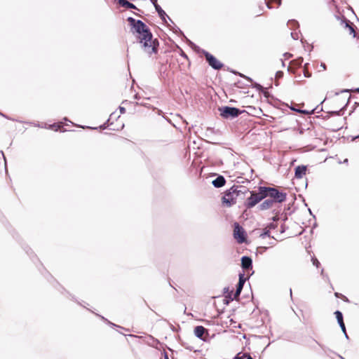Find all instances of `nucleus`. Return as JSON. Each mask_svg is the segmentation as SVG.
<instances>
[{
	"label": "nucleus",
	"mask_w": 359,
	"mask_h": 359,
	"mask_svg": "<svg viewBox=\"0 0 359 359\" xmlns=\"http://www.w3.org/2000/svg\"><path fill=\"white\" fill-rule=\"evenodd\" d=\"M127 21L131 27L133 34H137V39L142 50L148 55L156 53L158 48V41L153 38V34L147 25L140 20L128 17Z\"/></svg>",
	"instance_id": "f257e3e1"
},
{
	"label": "nucleus",
	"mask_w": 359,
	"mask_h": 359,
	"mask_svg": "<svg viewBox=\"0 0 359 359\" xmlns=\"http://www.w3.org/2000/svg\"><path fill=\"white\" fill-rule=\"evenodd\" d=\"M248 193V189L244 186L234 185L226 190L224 196L222 197V202L227 207H231L236 204L238 199H243L245 194Z\"/></svg>",
	"instance_id": "f03ea898"
},
{
	"label": "nucleus",
	"mask_w": 359,
	"mask_h": 359,
	"mask_svg": "<svg viewBox=\"0 0 359 359\" xmlns=\"http://www.w3.org/2000/svg\"><path fill=\"white\" fill-rule=\"evenodd\" d=\"M262 191L264 194V198L269 197L274 203H283L287 198L286 193L280 191L274 187H262Z\"/></svg>",
	"instance_id": "7ed1b4c3"
},
{
	"label": "nucleus",
	"mask_w": 359,
	"mask_h": 359,
	"mask_svg": "<svg viewBox=\"0 0 359 359\" xmlns=\"http://www.w3.org/2000/svg\"><path fill=\"white\" fill-rule=\"evenodd\" d=\"M248 192L250 194V196L247 198L246 201L245 203V205L247 208H252L258 204L261 201L264 199V194L262 191V187H259L258 188V191H252Z\"/></svg>",
	"instance_id": "20e7f679"
},
{
	"label": "nucleus",
	"mask_w": 359,
	"mask_h": 359,
	"mask_svg": "<svg viewBox=\"0 0 359 359\" xmlns=\"http://www.w3.org/2000/svg\"><path fill=\"white\" fill-rule=\"evenodd\" d=\"M219 111L220 115L224 118H233L241 114V111L238 108L229 106L220 107Z\"/></svg>",
	"instance_id": "39448f33"
},
{
	"label": "nucleus",
	"mask_w": 359,
	"mask_h": 359,
	"mask_svg": "<svg viewBox=\"0 0 359 359\" xmlns=\"http://www.w3.org/2000/svg\"><path fill=\"white\" fill-rule=\"evenodd\" d=\"M204 56L208 62V65L214 69L219 70L222 69L224 65L219 62L215 56L208 53V51L203 50Z\"/></svg>",
	"instance_id": "423d86ee"
},
{
	"label": "nucleus",
	"mask_w": 359,
	"mask_h": 359,
	"mask_svg": "<svg viewBox=\"0 0 359 359\" xmlns=\"http://www.w3.org/2000/svg\"><path fill=\"white\" fill-rule=\"evenodd\" d=\"M233 237L239 243H243L246 240L243 228L237 222L234 223Z\"/></svg>",
	"instance_id": "0eeeda50"
},
{
	"label": "nucleus",
	"mask_w": 359,
	"mask_h": 359,
	"mask_svg": "<svg viewBox=\"0 0 359 359\" xmlns=\"http://www.w3.org/2000/svg\"><path fill=\"white\" fill-rule=\"evenodd\" d=\"M152 4L154 5L156 12L158 13L160 18L167 24V18L174 25L172 20L170 18L169 16L167 15L165 12L162 9V8L158 4L157 0H150Z\"/></svg>",
	"instance_id": "6e6552de"
},
{
	"label": "nucleus",
	"mask_w": 359,
	"mask_h": 359,
	"mask_svg": "<svg viewBox=\"0 0 359 359\" xmlns=\"http://www.w3.org/2000/svg\"><path fill=\"white\" fill-rule=\"evenodd\" d=\"M246 280H247V278L245 277L243 273L239 274V280H238V283L236 286V292L234 293L233 299H237L240 296L241 292L243 288V285H244Z\"/></svg>",
	"instance_id": "1a4fd4ad"
},
{
	"label": "nucleus",
	"mask_w": 359,
	"mask_h": 359,
	"mask_svg": "<svg viewBox=\"0 0 359 359\" xmlns=\"http://www.w3.org/2000/svg\"><path fill=\"white\" fill-rule=\"evenodd\" d=\"M241 266L245 271L251 269L252 268V259L250 257L243 256L241 258Z\"/></svg>",
	"instance_id": "9d476101"
},
{
	"label": "nucleus",
	"mask_w": 359,
	"mask_h": 359,
	"mask_svg": "<svg viewBox=\"0 0 359 359\" xmlns=\"http://www.w3.org/2000/svg\"><path fill=\"white\" fill-rule=\"evenodd\" d=\"M208 334V330L203 326L198 325L194 328V334L200 339L204 340V334Z\"/></svg>",
	"instance_id": "9b49d317"
},
{
	"label": "nucleus",
	"mask_w": 359,
	"mask_h": 359,
	"mask_svg": "<svg viewBox=\"0 0 359 359\" xmlns=\"http://www.w3.org/2000/svg\"><path fill=\"white\" fill-rule=\"evenodd\" d=\"M226 183V180L222 175H219L216 179H215L212 184L216 188H220L224 186Z\"/></svg>",
	"instance_id": "f8f14e48"
},
{
	"label": "nucleus",
	"mask_w": 359,
	"mask_h": 359,
	"mask_svg": "<svg viewBox=\"0 0 359 359\" xmlns=\"http://www.w3.org/2000/svg\"><path fill=\"white\" fill-rule=\"evenodd\" d=\"M306 172V166L305 165H298L295 168L294 175L296 178L300 179L302 178Z\"/></svg>",
	"instance_id": "ddd939ff"
},
{
	"label": "nucleus",
	"mask_w": 359,
	"mask_h": 359,
	"mask_svg": "<svg viewBox=\"0 0 359 359\" xmlns=\"http://www.w3.org/2000/svg\"><path fill=\"white\" fill-rule=\"evenodd\" d=\"M274 203L269 199L265 200L263 201L259 206V209L260 210H266L273 207Z\"/></svg>",
	"instance_id": "4468645a"
},
{
	"label": "nucleus",
	"mask_w": 359,
	"mask_h": 359,
	"mask_svg": "<svg viewBox=\"0 0 359 359\" xmlns=\"http://www.w3.org/2000/svg\"><path fill=\"white\" fill-rule=\"evenodd\" d=\"M118 3L121 6H122L123 7L127 8H133V9L136 8V6L135 4L128 1L127 0H118Z\"/></svg>",
	"instance_id": "2eb2a0df"
},
{
	"label": "nucleus",
	"mask_w": 359,
	"mask_h": 359,
	"mask_svg": "<svg viewBox=\"0 0 359 359\" xmlns=\"http://www.w3.org/2000/svg\"><path fill=\"white\" fill-rule=\"evenodd\" d=\"M62 127V122L57 123L50 124L48 126V129L55 130V131H57Z\"/></svg>",
	"instance_id": "dca6fc26"
},
{
	"label": "nucleus",
	"mask_w": 359,
	"mask_h": 359,
	"mask_svg": "<svg viewBox=\"0 0 359 359\" xmlns=\"http://www.w3.org/2000/svg\"><path fill=\"white\" fill-rule=\"evenodd\" d=\"M265 2L269 9L272 8V6H271V3H276L278 6L281 4V0H265Z\"/></svg>",
	"instance_id": "f3484780"
},
{
	"label": "nucleus",
	"mask_w": 359,
	"mask_h": 359,
	"mask_svg": "<svg viewBox=\"0 0 359 359\" xmlns=\"http://www.w3.org/2000/svg\"><path fill=\"white\" fill-rule=\"evenodd\" d=\"M334 314L337 320L338 324L340 323H342V322H344L342 313L339 311H336L334 312Z\"/></svg>",
	"instance_id": "a211bd4d"
},
{
	"label": "nucleus",
	"mask_w": 359,
	"mask_h": 359,
	"mask_svg": "<svg viewBox=\"0 0 359 359\" xmlns=\"http://www.w3.org/2000/svg\"><path fill=\"white\" fill-rule=\"evenodd\" d=\"M303 62V58L302 57H298L297 59L291 62L292 65H296L297 67H300Z\"/></svg>",
	"instance_id": "6ab92c4d"
},
{
	"label": "nucleus",
	"mask_w": 359,
	"mask_h": 359,
	"mask_svg": "<svg viewBox=\"0 0 359 359\" xmlns=\"http://www.w3.org/2000/svg\"><path fill=\"white\" fill-rule=\"evenodd\" d=\"M266 236H270V231L267 227L264 229L263 233L260 234V237L262 238H264Z\"/></svg>",
	"instance_id": "aec40b11"
},
{
	"label": "nucleus",
	"mask_w": 359,
	"mask_h": 359,
	"mask_svg": "<svg viewBox=\"0 0 359 359\" xmlns=\"http://www.w3.org/2000/svg\"><path fill=\"white\" fill-rule=\"evenodd\" d=\"M297 111L300 114H311L314 113V109H313L311 111L300 109V110H297Z\"/></svg>",
	"instance_id": "412c9836"
},
{
	"label": "nucleus",
	"mask_w": 359,
	"mask_h": 359,
	"mask_svg": "<svg viewBox=\"0 0 359 359\" xmlns=\"http://www.w3.org/2000/svg\"><path fill=\"white\" fill-rule=\"evenodd\" d=\"M346 26L349 28L351 33H353V35L355 36V31H354L353 27L349 25V21H348L346 20Z\"/></svg>",
	"instance_id": "4be33fe9"
},
{
	"label": "nucleus",
	"mask_w": 359,
	"mask_h": 359,
	"mask_svg": "<svg viewBox=\"0 0 359 359\" xmlns=\"http://www.w3.org/2000/svg\"><path fill=\"white\" fill-rule=\"evenodd\" d=\"M283 72H281V71H278V72L276 73V78L277 79L282 78V77H283Z\"/></svg>",
	"instance_id": "5701e85b"
},
{
	"label": "nucleus",
	"mask_w": 359,
	"mask_h": 359,
	"mask_svg": "<svg viewBox=\"0 0 359 359\" xmlns=\"http://www.w3.org/2000/svg\"><path fill=\"white\" fill-rule=\"evenodd\" d=\"M339 327H341L342 332H344V334H346V327H345V324L344 322H342V323H339Z\"/></svg>",
	"instance_id": "b1692460"
},
{
	"label": "nucleus",
	"mask_w": 359,
	"mask_h": 359,
	"mask_svg": "<svg viewBox=\"0 0 359 359\" xmlns=\"http://www.w3.org/2000/svg\"><path fill=\"white\" fill-rule=\"evenodd\" d=\"M288 24L291 26H298V22L294 20H290Z\"/></svg>",
	"instance_id": "393cba45"
},
{
	"label": "nucleus",
	"mask_w": 359,
	"mask_h": 359,
	"mask_svg": "<svg viewBox=\"0 0 359 359\" xmlns=\"http://www.w3.org/2000/svg\"><path fill=\"white\" fill-rule=\"evenodd\" d=\"M344 108H341L340 110L339 111H332L330 112L331 114H333V115H338V116H340L341 114V111L343 110Z\"/></svg>",
	"instance_id": "a878e982"
},
{
	"label": "nucleus",
	"mask_w": 359,
	"mask_h": 359,
	"mask_svg": "<svg viewBox=\"0 0 359 359\" xmlns=\"http://www.w3.org/2000/svg\"><path fill=\"white\" fill-rule=\"evenodd\" d=\"M313 264L315 265L316 267H318L320 265L319 261L316 258L312 259Z\"/></svg>",
	"instance_id": "bb28decb"
},
{
	"label": "nucleus",
	"mask_w": 359,
	"mask_h": 359,
	"mask_svg": "<svg viewBox=\"0 0 359 359\" xmlns=\"http://www.w3.org/2000/svg\"><path fill=\"white\" fill-rule=\"evenodd\" d=\"M172 29L175 33H177V32L182 33V31L180 29V28L176 26H175V27H172Z\"/></svg>",
	"instance_id": "cd10ccee"
},
{
	"label": "nucleus",
	"mask_w": 359,
	"mask_h": 359,
	"mask_svg": "<svg viewBox=\"0 0 359 359\" xmlns=\"http://www.w3.org/2000/svg\"><path fill=\"white\" fill-rule=\"evenodd\" d=\"M243 357L245 358V359H255L248 353H243Z\"/></svg>",
	"instance_id": "c85d7f7f"
},
{
	"label": "nucleus",
	"mask_w": 359,
	"mask_h": 359,
	"mask_svg": "<svg viewBox=\"0 0 359 359\" xmlns=\"http://www.w3.org/2000/svg\"><path fill=\"white\" fill-rule=\"evenodd\" d=\"M100 318H101L102 320H105V321H107V323H108L109 325H111V326H116V325H115V324L112 323H111V322H110V321H108V320H107L104 317H103V316H100Z\"/></svg>",
	"instance_id": "c756f323"
},
{
	"label": "nucleus",
	"mask_w": 359,
	"mask_h": 359,
	"mask_svg": "<svg viewBox=\"0 0 359 359\" xmlns=\"http://www.w3.org/2000/svg\"><path fill=\"white\" fill-rule=\"evenodd\" d=\"M304 76L305 77L309 78V77L311 76V74L309 72H307L306 70H304Z\"/></svg>",
	"instance_id": "7c9ffc66"
},
{
	"label": "nucleus",
	"mask_w": 359,
	"mask_h": 359,
	"mask_svg": "<svg viewBox=\"0 0 359 359\" xmlns=\"http://www.w3.org/2000/svg\"><path fill=\"white\" fill-rule=\"evenodd\" d=\"M276 225L273 223H271L268 225L267 228L269 229H275L276 228Z\"/></svg>",
	"instance_id": "2f4dec72"
},
{
	"label": "nucleus",
	"mask_w": 359,
	"mask_h": 359,
	"mask_svg": "<svg viewBox=\"0 0 359 359\" xmlns=\"http://www.w3.org/2000/svg\"><path fill=\"white\" fill-rule=\"evenodd\" d=\"M119 110L121 114H124L126 112V109L123 107H119Z\"/></svg>",
	"instance_id": "473e14b6"
},
{
	"label": "nucleus",
	"mask_w": 359,
	"mask_h": 359,
	"mask_svg": "<svg viewBox=\"0 0 359 359\" xmlns=\"http://www.w3.org/2000/svg\"><path fill=\"white\" fill-rule=\"evenodd\" d=\"M30 124H32L34 127H39L40 128V126H41V124L39 123H30Z\"/></svg>",
	"instance_id": "72a5a7b5"
},
{
	"label": "nucleus",
	"mask_w": 359,
	"mask_h": 359,
	"mask_svg": "<svg viewBox=\"0 0 359 359\" xmlns=\"http://www.w3.org/2000/svg\"><path fill=\"white\" fill-rule=\"evenodd\" d=\"M291 36L294 39H297V34H294L293 32H291Z\"/></svg>",
	"instance_id": "f704fd0d"
},
{
	"label": "nucleus",
	"mask_w": 359,
	"mask_h": 359,
	"mask_svg": "<svg viewBox=\"0 0 359 359\" xmlns=\"http://www.w3.org/2000/svg\"><path fill=\"white\" fill-rule=\"evenodd\" d=\"M40 128H48L46 123H41Z\"/></svg>",
	"instance_id": "c9c22d12"
},
{
	"label": "nucleus",
	"mask_w": 359,
	"mask_h": 359,
	"mask_svg": "<svg viewBox=\"0 0 359 359\" xmlns=\"http://www.w3.org/2000/svg\"><path fill=\"white\" fill-rule=\"evenodd\" d=\"M320 67H321L324 70H325V69H326V65H325V63H321Z\"/></svg>",
	"instance_id": "e433bc0d"
},
{
	"label": "nucleus",
	"mask_w": 359,
	"mask_h": 359,
	"mask_svg": "<svg viewBox=\"0 0 359 359\" xmlns=\"http://www.w3.org/2000/svg\"><path fill=\"white\" fill-rule=\"evenodd\" d=\"M234 359H243V357H240L238 354L237 355L235 356Z\"/></svg>",
	"instance_id": "4c0bfd02"
},
{
	"label": "nucleus",
	"mask_w": 359,
	"mask_h": 359,
	"mask_svg": "<svg viewBox=\"0 0 359 359\" xmlns=\"http://www.w3.org/2000/svg\"><path fill=\"white\" fill-rule=\"evenodd\" d=\"M334 354H336L339 358H340L341 359H345L344 357H342L341 355L334 353Z\"/></svg>",
	"instance_id": "58836bf2"
},
{
	"label": "nucleus",
	"mask_w": 359,
	"mask_h": 359,
	"mask_svg": "<svg viewBox=\"0 0 359 359\" xmlns=\"http://www.w3.org/2000/svg\"><path fill=\"white\" fill-rule=\"evenodd\" d=\"M0 115L6 118H8L5 114H4L3 113L0 112Z\"/></svg>",
	"instance_id": "ea45409f"
},
{
	"label": "nucleus",
	"mask_w": 359,
	"mask_h": 359,
	"mask_svg": "<svg viewBox=\"0 0 359 359\" xmlns=\"http://www.w3.org/2000/svg\"><path fill=\"white\" fill-rule=\"evenodd\" d=\"M256 86H257V88H262V86L259 85V84H256Z\"/></svg>",
	"instance_id": "a19ab883"
},
{
	"label": "nucleus",
	"mask_w": 359,
	"mask_h": 359,
	"mask_svg": "<svg viewBox=\"0 0 359 359\" xmlns=\"http://www.w3.org/2000/svg\"><path fill=\"white\" fill-rule=\"evenodd\" d=\"M285 55H287V57H291L292 56V55L290 53H285Z\"/></svg>",
	"instance_id": "79ce46f5"
},
{
	"label": "nucleus",
	"mask_w": 359,
	"mask_h": 359,
	"mask_svg": "<svg viewBox=\"0 0 359 359\" xmlns=\"http://www.w3.org/2000/svg\"><path fill=\"white\" fill-rule=\"evenodd\" d=\"M288 69V71H290V72H293V73L294 72V71H292V69H291V67H288V69Z\"/></svg>",
	"instance_id": "37998d69"
},
{
	"label": "nucleus",
	"mask_w": 359,
	"mask_h": 359,
	"mask_svg": "<svg viewBox=\"0 0 359 359\" xmlns=\"http://www.w3.org/2000/svg\"><path fill=\"white\" fill-rule=\"evenodd\" d=\"M291 109L295 111H297V110H299L298 109L294 107H292Z\"/></svg>",
	"instance_id": "c03bdc74"
},
{
	"label": "nucleus",
	"mask_w": 359,
	"mask_h": 359,
	"mask_svg": "<svg viewBox=\"0 0 359 359\" xmlns=\"http://www.w3.org/2000/svg\"><path fill=\"white\" fill-rule=\"evenodd\" d=\"M100 128L103 129L106 128L105 124L100 126Z\"/></svg>",
	"instance_id": "a18cd8bd"
},
{
	"label": "nucleus",
	"mask_w": 359,
	"mask_h": 359,
	"mask_svg": "<svg viewBox=\"0 0 359 359\" xmlns=\"http://www.w3.org/2000/svg\"><path fill=\"white\" fill-rule=\"evenodd\" d=\"M277 219H278V217H273V221H276Z\"/></svg>",
	"instance_id": "49530a36"
},
{
	"label": "nucleus",
	"mask_w": 359,
	"mask_h": 359,
	"mask_svg": "<svg viewBox=\"0 0 359 359\" xmlns=\"http://www.w3.org/2000/svg\"><path fill=\"white\" fill-rule=\"evenodd\" d=\"M290 297H292V289L290 290Z\"/></svg>",
	"instance_id": "de8ad7c7"
},
{
	"label": "nucleus",
	"mask_w": 359,
	"mask_h": 359,
	"mask_svg": "<svg viewBox=\"0 0 359 359\" xmlns=\"http://www.w3.org/2000/svg\"><path fill=\"white\" fill-rule=\"evenodd\" d=\"M335 296L338 297L339 296V294L338 292H336Z\"/></svg>",
	"instance_id": "09e8293b"
},
{
	"label": "nucleus",
	"mask_w": 359,
	"mask_h": 359,
	"mask_svg": "<svg viewBox=\"0 0 359 359\" xmlns=\"http://www.w3.org/2000/svg\"><path fill=\"white\" fill-rule=\"evenodd\" d=\"M344 335H345V337H346V339H348V334H347V333H346V334H344Z\"/></svg>",
	"instance_id": "8fccbe9b"
},
{
	"label": "nucleus",
	"mask_w": 359,
	"mask_h": 359,
	"mask_svg": "<svg viewBox=\"0 0 359 359\" xmlns=\"http://www.w3.org/2000/svg\"><path fill=\"white\" fill-rule=\"evenodd\" d=\"M245 78H246L247 79H248V80H250V81H252V79H251L250 78L247 77V76H245Z\"/></svg>",
	"instance_id": "3c124183"
},
{
	"label": "nucleus",
	"mask_w": 359,
	"mask_h": 359,
	"mask_svg": "<svg viewBox=\"0 0 359 359\" xmlns=\"http://www.w3.org/2000/svg\"><path fill=\"white\" fill-rule=\"evenodd\" d=\"M65 121H69V123H72L70 121H69L67 118H65Z\"/></svg>",
	"instance_id": "603ef678"
},
{
	"label": "nucleus",
	"mask_w": 359,
	"mask_h": 359,
	"mask_svg": "<svg viewBox=\"0 0 359 359\" xmlns=\"http://www.w3.org/2000/svg\"><path fill=\"white\" fill-rule=\"evenodd\" d=\"M348 162V159L346 158L344 161V163H347Z\"/></svg>",
	"instance_id": "864d4df0"
},
{
	"label": "nucleus",
	"mask_w": 359,
	"mask_h": 359,
	"mask_svg": "<svg viewBox=\"0 0 359 359\" xmlns=\"http://www.w3.org/2000/svg\"><path fill=\"white\" fill-rule=\"evenodd\" d=\"M355 91H356V92H358V93H359V88H356V89H355Z\"/></svg>",
	"instance_id": "5fc2aeb1"
},
{
	"label": "nucleus",
	"mask_w": 359,
	"mask_h": 359,
	"mask_svg": "<svg viewBox=\"0 0 359 359\" xmlns=\"http://www.w3.org/2000/svg\"><path fill=\"white\" fill-rule=\"evenodd\" d=\"M307 65H308V64H307V63H306V64H305V65H304V69H306V68Z\"/></svg>",
	"instance_id": "6e6d98bb"
},
{
	"label": "nucleus",
	"mask_w": 359,
	"mask_h": 359,
	"mask_svg": "<svg viewBox=\"0 0 359 359\" xmlns=\"http://www.w3.org/2000/svg\"><path fill=\"white\" fill-rule=\"evenodd\" d=\"M113 115H114V113L111 114L110 118L113 116Z\"/></svg>",
	"instance_id": "4d7b16f0"
},
{
	"label": "nucleus",
	"mask_w": 359,
	"mask_h": 359,
	"mask_svg": "<svg viewBox=\"0 0 359 359\" xmlns=\"http://www.w3.org/2000/svg\"><path fill=\"white\" fill-rule=\"evenodd\" d=\"M1 155L3 156V157L5 158V156L4 155V153L1 151Z\"/></svg>",
	"instance_id": "13d9d810"
},
{
	"label": "nucleus",
	"mask_w": 359,
	"mask_h": 359,
	"mask_svg": "<svg viewBox=\"0 0 359 359\" xmlns=\"http://www.w3.org/2000/svg\"><path fill=\"white\" fill-rule=\"evenodd\" d=\"M356 138H359V135L358 136L355 137L354 139H356Z\"/></svg>",
	"instance_id": "bf43d9fd"
},
{
	"label": "nucleus",
	"mask_w": 359,
	"mask_h": 359,
	"mask_svg": "<svg viewBox=\"0 0 359 359\" xmlns=\"http://www.w3.org/2000/svg\"><path fill=\"white\" fill-rule=\"evenodd\" d=\"M323 271H324V270H323V269H322V270H321V274H323Z\"/></svg>",
	"instance_id": "052dcab7"
},
{
	"label": "nucleus",
	"mask_w": 359,
	"mask_h": 359,
	"mask_svg": "<svg viewBox=\"0 0 359 359\" xmlns=\"http://www.w3.org/2000/svg\"><path fill=\"white\" fill-rule=\"evenodd\" d=\"M165 359H168V356H167V355L165 356Z\"/></svg>",
	"instance_id": "680f3d73"
}]
</instances>
